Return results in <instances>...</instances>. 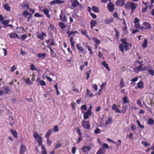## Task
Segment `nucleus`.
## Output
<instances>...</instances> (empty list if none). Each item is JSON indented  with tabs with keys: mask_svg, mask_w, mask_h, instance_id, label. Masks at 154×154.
I'll return each instance as SVG.
<instances>
[{
	"mask_svg": "<svg viewBox=\"0 0 154 154\" xmlns=\"http://www.w3.org/2000/svg\"><path fill=\"white\" fill-rule=\"evenodd\" d=\"M126 41L125 38L122 39L121 40L123 44H120L119 46V48L120 51L122 52H124V48L126 51L130 49L129 44Z\"/></svg>",
	"mask_w": 154,
	"mask_h": 154,
	"instance_id": "1",
	"label": "nucleus"
},
{
	"mask_svg": "<svg viewBox=\"0 0 154 154\" xmlns=\"http://www.w3.org/2000/svg\"><path fill=\"white\" fill-rule=\"evenodd\" d=\"M138 6V4L132 2H129L125 3L124 7L126 9L135 10Z\"/></svg>",
	"mask_w": 154,
	"mask_h": 154,
	"instance_id": "2",
	"label": "nucleus"
},
{
	"mask_svg": "<svg viewBox=\"0 0 154 154\" xmlns=\"http://www.w3.org/2000/svg\"><path fill=\"white\" fill-rule=\"evenodd\" d=\"M151 28V24L146 22H144L140 28V29L142 30L150 29Z\"/></svg>",
	"mask_w": 154,
	"mask_h": 154,
	"instance_id": "3",
	"label": "nucleus"
},
{
	"mask_svg": "<svg viewBox=\"0 0 154 154\" xmlns=\"http://www.w3.org/2000/svg\"><path fill=\"white\" fill-rule=\"evenodd\" d=\"M82 125L84 129L88 130L90 129L91 126L88 121H85L84 119L82 121Z\"/></svg>",
	"mask_w": 154,
	"mask_h": 154,
	"instance_id": "4",
	"label": "nucleus"
},
{
	"mask_svg": "<svg viewBox=\"0 0 154 154\" xmlns=\"http://www.w3.org/2000/svg\"><path fill=\"white\" fill-rule=\"evenodd\" d=\"M60 20L64 22H66L67 19L65 13L62 11H61V13L59 16Z\"/></svg>",
	"mask_w": 154,
	"mask_h": 154,
	"instance_id": "5",
	"label": "nucleus"
},
{
	"mask_svg": "<svg viewBox=\"0 0 154 154\" xmlns=\"http://www.w3.org/2000/svg\"><path fill=\"white\" fill-rule=\"evenodd\" d=\"M82 112L83 113V117L84 119H88L89 116L92 114V112H90L88 111L84 112L82 110Z\"/></svg>",
	"mask_w": 154,
	"mask_h": 154,
	"instance_id": "6",
	"label": "nucleus"
},
{
	"mask_svg": "<svg viewBox=\"0 0 154 154\" xmlns=\"http://www.w3.org/2000/svg\"><path fill=\"white\" fill-rule=\"evenodd\" d=\"M114 5L113 3L110 2L107 4V7L110 12H112L114 10Z\"/></svg>",
	"mask_w": 154,
	"mask_h": 154,
	"instance_id": "7",
	"label": "nucleus"
},
{
	"mask_svg": "<svg viewBox=\"0 0 154 154\" xmlns=\"http://www.w3.org/2000/svg\"><path fill=\"white\" fill-rule=\"evenodd\" d=\"M143 88V83L142 81H140L137 83V86L135 87V89L136 90L138 88L142 89Z\"/></svg>",
	"mask_w": 154,
	"mask_h": 154,
	"instance_id": "8",
	"label": "nucleus"
},
{
	"mask_svg": "<svg viewBox=\"0 0 154 154\" xmlns=\"http://www.w3.org/2000/svg\"><path fill=\"white\" fill-rule=\"evenodd\" d=\"M125 3V0H117L116 2V5L119 6H123Z\"/></svg>",
	"mask_w": 154,
	"mask_h": 154,
	"instance_id": "9",
	"label": "nucleus"
},
{
	"mask_svg": "<svg viewBox=\"0 0 154 154\" xmlns=\"http://www.w3.org/2000/svg\"><path fill=\"white\" fill-rule=\"evenodd\" d=\"M45 42L48 45L54 46L55 45L54 40L53 38H51L48 40H46Z\"/></svg>",
	"mask_w": 154,
	"mask_h": 154,
	"instance_id": "10",
	"label": "nucleus"
},
{
	"mask_svg": "<svg viewBox=\"0 0 154 154\" xmlns=\"http://www.w3.org/2000/svg\"><path fill=\"white\" fill-rule=\"evenodd\" d=\"M26 149V148L25 146L23 144H22L20 150V154H23L25 153V151Z\"/></svg>",
	"mask_w": 154,
	"mask_h": 154,
	"instance_id": "11",
	"label": "nucleus"
},
{
	"mask_svg": "<svg viewBox=\"0 0 154 154\" xmlns=\"http://www.w3.org/2000/svg\"><path fill=\"white\" fill-rule=\"evenodd\" d=\"M72 6L75 8L79 5V3L77 0H75L71 2Z\"/></svg>",
	"mask_w": 154,
	"mask_h": 154,
	"instance_id": "12",
	"label": "nucleus"
},
{
	"mask_svg": "<svg viewBox=\"0 0 154 154\" xmlns=\"http://www.w3.org/2000/svg\"><path fill=\"white\" fill-rule=\"evenodd\" d=\"M22 8L24 9H28L29 8V5L26 2H23L21 5Z\"/></svg>",
	"mask_w": 154,
	"mask_h": 154,
	"instance_id": "13",
	"label": "nucleus"
},
{
	"mask_svg": "<svg viewBox=\"0 0 154 154\" xmlns=\"http://www.w3.org/2000/svg\"><path fill=\"white\" fill-rule=\"evenodd\" d=\"M134 71L136 73H138L139 72H141L143 71V67L138 66L134 69Z\"/></svg>",
	"mask_w": 154,
	"mask_h": 154,
	"instance_id": "14",
	"label": "nucleus"
},
{
	"mask_svg": "<svg viewBox=\"0 0 154 154\" xmlns=\"http://www.w3.org/2000/svg\"><path fill=\"white\" fill-rule=\"evenodd\" d=\"M47 47L48 48L50 49L51 57H55L56 55L55 52L51 49V48L49 46H48Z\"/></svg>",
	"mask_w": 154,
	"mask_h": 154,
	"instance_id": "15",
	"label": "nucleus"
},
{
	"mask_svg": "<svg viewBox=\"0 0 154 154\" xmlns=\"http://www.w3.org/2000/svg\"><path fill=\"white\" fill-rule=\"evenodd\" d=\"M46 34L44 32H42L41 33L38 35L37 36V37L38 38L40 39L41 40H43L44 38V36H46Z\"/></svg>",
	"mask_w": 154,
	"mask_h": 154,
	"instance_id": "16",
	"label": "nucleus"
},
{
	"mask_svg": "<svg viewBox=\"0 0 154 154\" xmlns=\"http://www.w3.org/2000/svg\"><path fill=\"white\" fill-rule=\"evenodd\" d=\"M113 18L112 17H111L110 18H106L104 21V22L106 24H109L110 23L113 22Z\"/></svg>",
	"mask_w": 154,
	"mask_h": 154,
	"instance_id": "17",
	"label": "nucleus"
},
{
	"mask_svg": "<svg viewBox=\"0 0 154 154\" xmlns=\"http://www.w3.org/2000/svg\"><path fill=\"white\" fill-rule=\"evenodd\" d=\"M112 109L115 110L117 113H120L121 112L120 110L118 108L117 105L116 104L113 105Z\"/></svg>",
	"mask_w": 154,
	"mask_h": 154,
	"instance_id": "18",
	"label": "nucleus"
},
{
	"mask_svg": "<svg viewBox=\"0 0 154 154\" xmlns=\"http://www.w3.org/2000/svg\"><path fill=\"white\" fill-rule=\"evenodd\" d=\"M3 6L6 11H9L11 10V7L8 4L5 3L3 5Z\"/></svg>",
	"mask_w": 154,
	"mask_h": 154,
	"instance_id": "19",
	"label": "nucleus"
},
{
	"mask_svg": "<svg viewBox=\"0 0 154 154\" xmlns=\"http://www.w3.org/2000/svg\"><path fill=\"white\" fill-rule=\"evenodd\" d=\"M10 131L14 137L16 138H17V133L16 130L11 129Z\"/></svg>",
	"mask_w": 154,
	"mask_h": 154,
	"instance_id": "20",
	"label": "nucleus"
},
{
	"mask_svg": "<svg viewBox=\"0 0 154 154\" xmlns=\"http://www.w3.org/2000/svg\"><path fill=\"white\" fill-rule=\"evenodd\" d=\"M101 65L102 66H104V67L108 70H110V69L108 67V64L106 63V62L105 61H103L101 63Z\"/></svg>",
	"mask_w": 154,
	"mask_h": 154,
	"instance_id": "21",
	"label": "nucleus"
},
{
	"mask_svg": "<svg viewBox=\"0 0 154 154\" xmlns=\"http://www.w3.org/2000/svg\"><path fill=\"white\" fill-rule=\"evenodd\" d=\"M77 33H78V32L77 31H71L69 30H67L66 32V33L68 35V37H69L71 35Z\"/></svg>",
	"mask_w": 154,
	"mask_h": 154,
	"instance_id": "22",
	"label": "nucleus"
},
{
	"mask_svg": "<svg viewBox=\"0 0 154 154\" xmlns=\"http://www.w3.org/2000/svg\"><path fill=\"white\" fill-rule=\"evenodd\" d=\"M91 26L90 28L91 29H92L93 27L96 25L97 22L94 20H92L90 22Z\"/></svg>",
	"mask_w": 154,
	"mask_h": 154,
	"instance_id": "23",
	"label": "nucleus"
},
{
	"mask_svg": "<svg viewBox=\"0 0 154 154\" xmlns=\"http://www.w3.org/2000/svg\"><path fill=\"white\" fill-rule=\"evenodd\" d=\"M53 131V130L52 129L48 130L46 133L45 135V137L47 138H48Z\"/></svg>",
	"mask_w": 154,
	"mask_h": 154,
	"instance_id": "24",
	"label": "nucleus"
},
{
	"mask_svg": "<svg viewBox=\"0 0 154 154\" xmlns=\"http://www.w3.org/2000/svg\"><path fill=\"white\" fill-rule=\"evenodd\" d=\"M105 150L103 148H100L97 151L96 154H103L105 153Z\"/></svg>",
	"mask_w": 154,
	"mask_h": 154,
	"instance_id": "25",
	"label": "nucleus"
},
{
	"mask_svg": "<svg viewBox=\"0 0 154 154\" xmlns=\"http://www.w3.org/2000/svg\"><path fill=\"white\" fill-rule=\"evenodd\" d=\"M43 12L44 14L46 15L48 18H50V15L49 14V11L48 9H44Z\"/></svg>",
	"mask_w": 154,
	"mask_h": 154,
	"instance_id": "26",
	"label": "nucleus"
},
{
	"mask_svg": "<svg viewBox=\"0 0 154 154\" xmlns=\"http://www.w3.org/2000/svg\"><path fill=\"white\" fill-rule=\"evenodd\" d=\"M10 37L11 38H15L16 37L18 38V35L14 32H12L10 34Z\"/></svg>",
	"mask_w": 154,
	"mask_h": 154,
	"instance_id": "27",
	"label": "nucleus"
},
{
	"mask_svg": "<svg viewBox=\"0 0 154 154\" xmlns=\"http://www.w3.org/2000/svg\"><path fill=\"white\" fill-rule=\"evenodd\" d=\"M76 47L77 49L81 51H84V48L80 44H77Z\"/></svg>",
	"mask_w": 154,
	"mask_h": 154,
	"instance_id": "28",
	"label": "nucleus"
},
{
	"mask_svg": "<svg viewBox=\"0 0 154 154\" xmlns=\"http://www.w3.org/2000/svg\"><path fill=\"white\" fill-rule=\"evenodd\" d=\"M123 106L122 108V109L121 111V112L122 113H125L126 111V108L127 107V106L126 105L124 104H123Z\"/></svg>",
	"mask_w": 154,
	"mask_h": 154,
	"instance_id": "29",
	"label": "nucleus"
},
{
	"mask_svg": "<svg viewBox=\"0 0 154 154\" xmlns=\"http://www.w3.org/2000/svg\"><path fill=\"white\" fill-rule=\"evenodd\" d=\"M92 39L94 42L97 45H98L99 44H100V41L99 39L94 37H93L92 38Z\"/></svg>",
	"mask_w": 154,
	"mask_h": 154,
	"instance_id": "30",
	"label": "nucleus"
},
{
	"mask_svg": "<svg viewBox=\"0 0 154 154\" xmlns=\"http://www.w3.org/2000/svg\"><path fill=\"white\" fill-rule=\"evenodd\" d=\"M88 65V62L87 61H86L83 64L81 65L80 67V70L81 71H82L84 69V67L85 66H87Z\"/></svg>",
	"mask_w": 154,
	"mask_h": 154,
	"instance_id": "31",
	"label": "nucleus"
},
{
	"mask_svg": "<svg viewBox=\"0 0 154 154\" xmlns=\"http://www.w3.org/2000/svg\"><path fill=\"white\" fill-rule=\"evenodd\" d=\"M148 41L147 39H144L143 42L142 44V47L146 48L147 46Z\"/></svg>",
	"mask_w": 154,
	"mask_h": 154,
	"instance_id": "32",
	"label": "nucleus"
},
{
	"mask_svg": "<svg viewBox=\"0 0 154 154\" xmlns=\"http://www.w3.org/2000/svg\"><path fill=\"white\" fill-rule=\"evenodd\" d=\"M46 54L45 53H38L37 54V57L39 58H44L46 57Z\"/></svg>",
	"mask_w": 154,
	"mask_h": 154,
	"instance_id": "33",
	"label": "nucleus"
},
{
	"mask_svg": "<svg viewBox=\"0 0 154 154\" xmlns=\"http://www.w3.org/2000/svg\"><path fill=\"white\" fill-rule=\"evenodd\" d=\"M86 94L88 96L90 97H92L94 95L92 94L89 90L88 89H87L86 91Z\"/></svg>",
	"mask_w": 154,
	"mask_h": 154,
	"instance_id": "34",
	"label": "nucleus"
},
{
	"mask_svg": "<svg viewBox=\"0 0 154 154\" xmlns=\"http://www.w3.org/2000/svg\"><path fill=\"white\" fill-rule=\"evenodd\" d=\"M119 85L121 88H122L125 86L124 82L123 79L122 78L121 79Z\"/></svg>",
	"mask_w": 154,
	"mask_h": 154,
	"instance_id": "35",
	"label": "nucleus"
},
{
	"mask_svg": "<svg viewBox=\"0 0 154 154\" xmlns=\"http://www.w3.org/2000/svg\"><path fill=\"white\" fill-rule=\"evenodd\" d=\"M92 9L93 11L95 13H98L99 12V8L95 6L92 7Z\"/></svg>",
	"mask_w": 154,
	"mask_h": 154,
	"instance_id": "36",
	"label": "nucleus"
},
{
	"mask_svg": "<svg viewBox=\"0 0 154 154\" xmlns=\"http://www.w3.org/2000/svg\"><path fill=\"white\" fill-rule=\"evenodd\" d=\"M154 120L153 119L149 118L148 120L147 124L149 125H152L154 123Z\"/></svg>",
	"mask_w": 154,
	"mask_h": 154,
	"instance_id": "37",
	"label": "nucleus"
},
{
	"mask_svg": "<svg viewBox=\"0 0 154 154\" xmlns=\"http://www.w3.org/2000/svg\"><path fill=\"white\" fill-rule=\"evenodd\" d=\"M17 32L19 33H22L24 31V28L21 27H17Z\"/></svg>",
	"mask_w": 154,
	"mask_h": 154,
	"instance_id": "38",
	"label": "nucleus"
},
{
	"mask_svg": "<svg viewBox=\"0 0 154 154\" xmlns=\"http://www.w3.org/2000/svg\"><path fill=\"white\" fill-rule=\"evenodd\" d=\"M25 83L29 85H32L33 83L31 81L29 78H27L25 80Z\"/></svg>",
	"mask_w": 154,
	"mask_h": 154,
	"instance_id": "39",
	"label": "nucleus"
},
{
	"mask_svg": "<svg viewBox=\"0 0 154 154\" xmlns=\"http://www.w3.org/2000/svg\"><path fill=\"white\" fill-rule=\"evenodd\" d=\"M112 122V120L111 118H109L108 120L106 121L105 124L107 125L111 124Z\"/></svg>",
	"mask_w": 154,
	"mask_h": 154,
	"instance_id": "40",
	"label": "nucleus"
},
{
	"mask_svg": "<svg viewBox=\"0 0 154 154\" xmlns=\"http://www.w3.org/2000/svg\"><path fill=\"white\" fill-rule=\"evenodd\" d=\"M42 137H39L38 139V145L40 146L41 145V146L42 144Z\"/></svg>",
	"mask_w": 154,
	"mask_h": 154,
	"instance_id": "41",
	"label": "nucleus"
},
{
	"mask_svg": "<svg viewBox=\"0 0 154 154\" xmlns=\"http://www.w3.org/2000/svg\"><path fill=\"white\" fill-rule=\"evenodd\" d=\"M42 154H47V151L45 149V147L44 145H42Z\"/></svg>",
	"mask_w": 154,
	"mask_h": 154,
	"instance_id": "42",
	"label": "nucleus"
},
{
	"mask_svg": "<svg viewBox=\"0 0 154 154\" xmlns=\"http://www.w3.org/2000/svg\"><path fill=\"white\" fill-rule=\"evenodd\" d=\"M91 72V69H90L88 71H87L85 73V74L87 75V77L86 78V79H88L90 77V75Z\"/></svg>",
	"mask_w": 154,
	"mask_h": 154,
	"instance_id": "43",
	"label": "nucleus"
},
{
	"mask_svg": "<svg viewBox=\"0 0 154 154\" xmlns=\"http://www.w3.org/2000/svg\"><path fill=\"white\" fill-rule=\"evenodd\" d=\"M59 25L62 29H63L66 27L65 24L62 22H60L59 23Z\"/></svg>",
	"mask_w": 154,
	"mask_h": 154,
	"instance_id": "44",
	"label": "nucleus"
},
{
	"mask_svg": "<svg viewBox=\"0 0 154 154\" xmlns=\"http://www.w3.org/2000/svg\"><path fill=\"white\" fill-rule=\"evenodd\" d=\"M22 14L23 15L26 17L28 15H29V12L26 11H24Z\"/></svg>",
	"mask_w": 154,
	"mask_h": 154,
	"instance_id": "45",
	"label": "nucleus"
},
{
	"mask_svg": "<svg viewBox=\"0 0 154 154\" xmlns=\"http://www.w3.org/2000/svg\"><path fill=\"white\" fill-rule=\"evenodd\" d=\"M137 123L139 127L140 128L142 129H143L144 128V126L143 125H141L140 122L138 119H137Z\"/></svg>",
	"mask_w": 154,
	"mask_h": 154,
	"instance_id": "46",
	"label": "nucleus"
},
{
	"mask_svg": "<svg viewBox=\"0 0 154 154\" xmlns=\"http://www.w3.org/2000/svg\"><path fill=\"white\" fill-rule=\"evenodd\" d=\"M62 145V144L61 143L58 142L57 144H56L55 146V149H57L58 148L60 147Z\"/></svg>",
	"mask_w": 154,
	"mask_h": 154,
	"instance_id": "47",
	"label": "nucleus"
},
{
	"mask_svg": "<svg viewBox=\"0 0 154 154\" xmlns=\"http://www.w3.org/2000/svg\"><path fill=\"white\" fill-rule=\"evenodd\" d=\"M5 93L6 94H8L9 91V88L7 86H6L5 87Z\"/></svg>",
	"mask_w": 154,
	"mask_h": 154,
	"instance_id": "48",
	"label": "nucleus"
},
{
	"mask_svg": "<svg viewBox=\"0 0 154 154\" xmlns=\"http://www.w3.org/2000/svg\"><path fill=\"white\" fill-rule=\"evenodd\" d=\"M87 48H88V50L90 52L89 54L91 55H93V53L91 48L88 46H87Z\"/></svg>",
	"mask_w": 154,
	"mask_h": 154,
	"instance_id": "49",
	"label": "nucleus"
},
{
	"mask_svg": "<svg viewBox=\"0 0 154 154\" xmlns=\"http://www.w3.org/2000/svg\"><path fill=\"white\" fill-rule=\"evenodd\" d=\"M33 137L35 138V139L38 138V139L39 137H41L39 135L37 134V132H35L33 134Z\"/></svg>",
	"mask_w": 154,
	"mask_h": 154,
	"instance_id": "50",
	"label": "nucleus"
},
{
	"mask_svg": "<svg viewBox=\"0 0 154 154\" xmlns=\"http://www.w3.org/2000/svg\"><path fill=\"white\" fill-rule=\"evenodd\" d=\"M9 22L10 20H4L2 22V23L4 25L8 24L9 23Z\"/></svg>",
	"mask_w": 154,
	"mask_h": 154,
	"instance_id": "51",
	"label": "nucleus"
},
{
	"mask_svg": "<svg viewBox=\"0 0 154 154\" xmlns=\"http://www.w3.org/2000/svg\"><path fill=\"white\" fill-rule=\"evenodd\" d=\"M134 24V28L136 29H138L139 28H140V24L139 23H135Z\"/></svg>",
	"mask_w": 154,
	"mask_h": 154,
	"instance_id": "52",
	"label": "nucleus"
},
{
	"mask_svg": "<svg viewBox=\"0 0 154 154\" xmlns=\"http://www.w3.org/2000/svg\"><path fill=\"white\" fill-rule=\"evenodd\" d=\"M53 129L54 132H57L59 131L58 127L57 125L55 126L53 128Z\"/></svg>",
	"mask_w": 154,
	"mask_h": 154,
	"instance_id": "53",
	"label": "nucleus"
},
{
	"mask_svg": "<svg viewBox=\"0 0 154 154\" xmlns=\"http://www.w3.org/2000/svg\"><path fill=\"white\" fill-rule=\"evenodd\" d=\"M137 104L140 107H142L143 106L142 104L141 100L140 99H138L137 101Z\"/></svg>",
	"mask_w": 154,
	"mask_h": 154,
	"instance_id": "54",
	"label": "nucleus"
},
{
	"mask_svg": "<svg viewBox=\"0 0 154 154\" xmlns=\"http://www.w3.org/2000/svg\"><path fill=\"white\" fill-rule=\"evenodd\" d=\"M30 69L32 70H36V69L35 66L32 64L30 65Z\"/></svg>",
	"mask_w": 154,
	"mask_h": 154,
	"instance_id": "55",
	"label": "nucleus"
},
{
	"mask_svg": "<svg viewBox=\"0 0 154 154\" xmlns=\"http://www.w3.org/2000/svg\"><path fill=\"white\" fill-rule=\"evenodd\" d=\"M39 82L40 85L42 86H44L46 85L45 82L43 80L39 81Z\"/></svg>",
	"mask_w": 154,
	"mask_h": 154,
	"instance_id": "56",
	"label": "nucleus"
},
{
	"mask_svg": "<svg viewBox=\"0 0 154 154\" xmlns=\"http://www.w3.org/2000/svg\"><path fill=\"white\" fill-rule=\"evenodd\" d=\"M123 100L125 103H127L128 102V99L127 97H125L123 98Z\"/></svg>",
	"mask_w": 154,
	"mask_h": 154,
	"instance_id": "57",
	"label": "nucleus"
},
{
	"mask_svg": "<svg viewBox=\"0 0 154 154\" xmlns=\"http://www.w3.org/2000/svg\"><path fill=\"white\" fill-rule=\"evenodd\" d=\"M142 144L146 147H147L148 146H149L150 145L149 143H147L146 141H143L142 142Z\"/></svg>",
	"mask_w": 154,
	"mask_h": 154,
	"instance_id": "58",
	"label": "nucleus"
},
{
	"mask_svg": "<svg viewBox=\"0 0 154 154\" xmlns=\"http://www.w3.org/2000/svg\"><path fill=\"white\" fill-rule=\"evenodd\" d=\"M76 148L75 147H73L72 148V152L74 154L75 153L76 151Z\"/></svg>",
	"mask_w": 154,
	"mask_h": 154,
	"instance_id": "59",
	"label": "nucleus"
},
{
	"mask_svg": "<svg viewBox=\"0 0 154 154\" xmlns=\"http://www.w3.org/2000/svg\"><path fill=\"white\" fill-rule=\"evenodd\" d=\"M100 130L98 128H97L94 131V133L96 134H97L100 133Z\"/></svg>",
	"mask_w": 154,
	"mask_h": 154,
	"instance_id": "60",
	"label": "nucleus"
},
{
	"mask_svg": "<svg viewBox=\"0 0 154 154\" xmlns=\"http://www.w3.org/2000/svg\"><path fill=\"white\" fill-rule=\"evenodd\" d=\"M81 109L82 111V109H83L85 110H86L87 109V107L85 105H83L81 107Z\"/></svg>",
	"mask_w": 154,
	"mask_h": 154,
	"instance_id": "61",
	"label": "nucleus"
},
{
	"mask_svg": "<svg viewBox=\"0 0 154 154\" xmlns=\"http://www.w3.org/2000/svg\"><path fill=\"white\" fill-rule=\"evenodd\" d=\"M106 85V83L105 82H103L100 86L101 88L103 89V88Z\"/></svg>",
	"mask_w": 154,
	"mask_h": 154,
	"instance_id": "62",
	"label": "nucleus"
},
{
	"mask_svg": "<svg viewBox=\"0 0 154 154\" xmlns=\"http://www.w3.org/2000/svg\"><path fill=\"white\" fill-rule=\"evenodd\" d=\"M139 22H140V20L137 18H135L134 19V23H139Z\"/></svg>",
	"mask_w": 154,
	"mask_h": 154,
	"instance_id": "63",
	"label": "nucleus"
},
{
	"mask_svg": "<svg viewBox=\"0 0 154 154\" xmlns=\"http://www.w3.org/2000/svg\"><path fill=\"white\" fill-rule=\"evenodd\" d=\"M109 145L106 143H105L103 145V148L108 149L109 148Z\"/></svg>",
	"mask_w": 154,
	"mask_h": 154,
	"instance_id": "64",
	"label": "nucleus"
}]
</instances>
